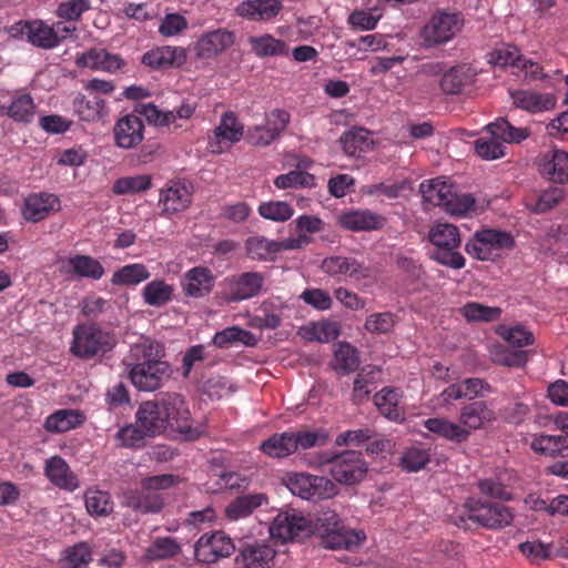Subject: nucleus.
I'll return each mask as SVG.
<instances>
[{
    "instance_id": "f257e3e1",
    "label": "nucleus",
    "mask_w": 568,
    "mask_h": 568,
    "mask_svg": "<svg viewBox=\"0 0 568 568\" xmlns=\"http://www.w3.org/2000/svg\"><path fill=\"white\" fill-rule=\"evenodd\" d=\"M270 534L284 542L316 534L325 548L347 550L361 546L366 539L363 530L347 529L331 509L322 511L314 523L295 509L281 511L274 518Z\"/></svg>"
},
{
    "instance_id": "f03ea898",
    "label": "nucleus",
    "mask_w": 568,
    "mask_h": 568,
    "mask_svg": "<svg viewBox=\"0 0 568 568\" xmlns=\"http://www.w3.org/2000/svg\"><path fill=\"white\" fill-rule=\"evenodd\" d=\"M130 357L134 362L128 363L129 376L138 389L153 392L161 387L164 379L169 378V365L158 359V345L152 341L144 338L134 344L131 347Z\"/></svg>"
},
{
    "instance_id": "7ed1b4c3",
    "label": "nucleus",
    "mask_w": 568,
    "mask_h": 568,
    "mask_svg": "<svg viewBox=\"0 0 568 568\" xmlns=\"http://www.w3.org/2000/svg\"><path fill=\"white\" fill-rule=\"evenodd\" d=\"M428 239L434 246L429 256L433 261L453 268L460 270L466 260L458 251L462 239L457 226L449 223H437L430 227Z\"/></svg>"
},
{
    "instance_id": "20e7f679",
    "label": "nucleus",
    "mask_w": 568,
    "mask_h": 568,
    "mask_svg": "<svg viewBox=\"0 0 568 568\" xmlns=\"http://www.w3.org/2000/svg\"><path fill=\"white\" fill-rule=\"evenodd\" d=\"M166 428L170 427L184 440H196L206 432L203 422L192 423L191 413L184 398L179 394H168L162 399Z\"/></svg>"
},
{
    "instance_id": "39448f33",
    "label": "nucleus",
    "mask_w": 568,
    "mask_h": 568,
    "mask_svg": "<svg viewBox=\"0 0 568 568\" xmlns=\"http://www.w3.org/2000/svg\"><path fill=\"white\" fill-rule=\"evenodd\" d=\"M464 18L456 12L436 11L420 30V39L426 49L452 41L463 29Z\"/></svg>"
},
{
    "instance_id": "423d86ee",
    "label": "nucleus",
    "mask_w": 568,
    "mask_h": 568,
    "mask_svg": "<svg viewBox=\"0 0 568 568\" xmlns=\"http://www.w3.org/2000/svg\"><path fill=\"white\" fill-rule=\"evenodd\" d=\"M114 338L95 324H80L73 329L71 353L82 359H89L110 351Z\"/></svg>"
},
{
    "instance_id": "0eeeda50",
    "label": "nucleus",
    "mask_w": 568,
    "mask_h": 568,
    "mask_svg": "<svg viewBox=\"0 0 568 568\" xmlns=\"http://www.w3.org/2000/svg\"><path fill=\"white\" fill-rule=\"evenodd\" d=\"M513 236L504 231L481 230L466 243L465 250L471 257L489 261L499 256L500 251L514 247Z\"/></svg>"
},
{
    "instance_id": "6e6552de",
    "label": "nucleus",
    "mask_w": 568,
    "mask_h": 568,
    "mask_svg": "<svg viewBox=\"0 0 568 568\" xmlns=\"http://www.w3.org/2000/svg\"><path fill=\"white\" fill-rule=\"evenodd\" d=\"M286 486L292 494L306 500L328 499L338 493L337 486L329 478L307 473L288 475Z\"/></svg>"
},
{
    "instance_id": "1a4fd4ad",
    "label": "nucleus",
    "mask_w": 568,
    "mask_h": 568,
    "mask_svg": "<svg viewBox=\"0 0 568 568\" xmlns=\"http://www.w3.org/2000/svg\"><path fill=\"white\" fill-rule=\"evenodd\" d=\"M468 519L488 529H501L514 520L513 510L501 504L470 498L465 503Z\"/></svg>"
},
{
    "instance_id": "9d476101",
    "label": "nucleus",
    "mask_w": 568,
    "mask_h": 568,
    "mask_svg": "<svg viewBox=\"0 0 568 568\" xmlns=\"http://www.w3.org/2000/svg\"><path fill=\"white\" fill-rule=\"evenodd\" d=\"M329 464V474L339 484L354 485L364 479L367 473V464L362 454L355 450H346L333 457H326L320 463Z\"/></svg>"
},
{
    "instance_id": "9b49d317",
    "label": "nucleus",
    "mask_w": 568,
    "mask_h": 568,
    "mask_svg": "<svg viewBox=\"0 0 568 568\" xmlns=\"http://www.w3.org/2000/svg\"><path fill=\"white\" fill-rule=\"evenodd\" d=\"M244 136V124L232 111L221 115L219 124L207 138V149L213 154H222L240 142Z\"/></svg>"
},
{
    "instance_id": "f8f14e48",
    "label": "nucleus",
    "mask_w": 568,
    "mask_h": 568,
    "mask_svg": "<svg viewBox=\"0 0 568 568\" xmlns=\"http://www.w3.org/2000/svg\"><path fill=\"white\" fill-rule=\"evenodd\" d=\"M265 284V275L260 272H244L230 275L223 281V298L229 302H241L258 296Z\"/></svg>"
},
{
    "instance_id": "ddd939ff",
    "label": "nucleus",
    "mask_w": 568,
    "mask_h": 568,
    "mask_svg": "<svg viewBox=\"0 0 568 568\" xmlns=\"http://www.w3.org/2000/svg\"><path fill=\"white\" fill-rule=\"evenodd\" d=\"M265 123L250 126L246 131V141L254 146L272 144L287 128L291 116L286 110L274 109L265 114Z\"/></svg>"
},
{
    "instance_id": "4468645a",
    "label": "nucleus",
    "mask_w": 568,
    "mask_h": 568,
    "mask_svg": "<svg viewBox=\"0 0 568 568\" xmlns=\"http://www.w3.org/2000/svg\"><path fill=\"white\" fill-rule=\"evenodd\" d=\"M192 186L181 180L169 181L159 194L158 205L161 214L171 217L179 212L185 211L192 203Z\"/></svg>"
},
{
    "instance_id": "2eb2a0df",
    "label": "nucleus",
    "mask_w": 568,
    "mask_h": 568,
    "mask_svg": "<svg viewBox=\"0 0 568 568\" xmlns=\"http://www.w3.org/2000/svg\"><path fill=\"white\" fill-rule=\"evenodd\" d=\"M234 550L232 539L222 531L204 534L195 544V557L204 564L216 562L221 558L231 556Z\"/></svg>"
},
{
    "instance_id": "dca6fc26",
    "label": "nucleus",
    "mask_w": 568,
    "mask_h": 568,
    "mask_svg": "<svg viewBox=\"0 0 568 568\" xmlns=\"http://www.w3.org/2000/svg\"><path fill=\"white\" fill-rule=\"evenodd\" d=\"M321 270L329 276H344L355 282L372 277L371 267L353 256H328L322 261Z\"/></svg>"
},
{
    "instance_id": "f3484780",
    "label": "nucleus",
    "mask_w": 568,
    "mask_h": 568,
    "mask_svg": "<svg viewBox=\"0 0 568 568\" xmlns=\"http://www.w3.org/2000/svg\"><path fill=\"white\" fill-rule=\"evenodd\" d=\"M495 419L496 414L486 402L477 400L464 405L458 415V424L464 430L465 442L474 432L485 428Z\"/></svg>"
},
{
    "instance_id": "a211bd4d",
    "label": "nucleus",
    "mask_w": 568,
    "mask_h": 568,
    "mask_svg": "<svg viewBox=\"0 0 568 568\" xmlns=\"http://www.w3.org/2000/svg\"><path fill=\"white\" fill-rule=\"evenodd\" d=\"M215 285L213 272L204 266H195L186 271L181 278V288L185 296L203 298L207 296Z\"/></svg>"
},
{
    "instance_id": "6ab92c4d",
    "label": "nucleus",
    "mask_w": 568,
    "mask_h": 568,
    "mask_svg": "<svg viewBox=\"0 0 568 568\" xmlns=\"http://www.w3.org/2000/svg\"><path fill=\"white\" fill-rule=\"evenodd\" d=\"M508 92L515 108L532 114L549 111L556 105V98L551 93L528 89L509 90Z\"/></svg>"
},
{
    "instance_id": "aec40b11",
    "label": "nucleus",
    "mask_w": 568,
    "mask_h": 568,
    "mask_svg": "<svg viewBox=\"0 0 568 568\" xmlns=\"http://www.w3.org/2000/svg\"><path fill=\"white\" fill-rule=\"evenodd\" d=\"M60 200L57 195L45 192L33 193L26 197L22 216L29 222H39L59 211Z\"/></svg>"
},
{
    "instance_id": "412c9836",
    "label": "nucleus",
    "mask_w": 568,
    "mask_h": 568,
    "mask_svg": "<svg viewBox=\"0 0 568 568\" xmlns=\"http://www.w3.org/2000/svg\"><path fill=\"white\" fill-rule=\"evenodd\" d=\"M144 124L135 114L119 119L113 128L115 144L121 149H132L143 140Z\"/></svg>"
},
{
    "instance_id": "4be33fe9",
    "label": "nucleus",
    "mask_w": 568,
    "mask_h": 568,
    "mask_svg": "<svg viewBox=\"0 0 568 568\" xmlns=\"http://www.w3.org/2000/svg\"><path fill=\"white\" fill-rule=\"evenodd\" d=\"M13 36L20 34L31 44L42 49L54 48L53 30L42 20L20 21L12 27Z\"/></svg>"
},
{
    "instance_id": "5701e85b",
    "label": "nucleus",
    "mask_w": 568,
    "mask_h": 568,
    "mask_svg": "<svg viewBox=\"0 0 568 568\" xmlns=\"http://www.w3.org/2000/svg\"><path fill=\"white\" fill-rule=\"evenodd\" d=\"M61 272L75 278L98 281L104 275L102 264L89 255L75 254L62 262Z\"/></svg>"
},
{
    "instance_id": "b1692460",
    "label": "nucleus",
    "mask_w": 568,
    "mask_h": 568,
    "mask_svg": "<svg viewBox=\"0 0 568 568\" xmlns=\"http://www.w3.org/2000/svg\"><path fill=\"white\" fill-rule=\"evenodd\" d=\"M123 60L118 54L110 53L105 49L92 48L75 59L79 68H88L94 71L115 72L123 65Z\"/></svg>"
},
{
    "instance_id": "393cba45",
    "label": "nucleus",
    "mask_w": 568,
    "mask_h": 568,
    "mask_svg": "<svg viewBox=\"0 0 568 568\" xmlns=\"http://www.w3.org/2000/svg\"><path fill=\"white\" fill-rule=\"evenodd\" d=\"M234 43V33L226 29H217L206 32L195 43V52L199 58L210 59L222 53Z\"/></svg>"
},
{
    "instance_id": "a878e982",
    "label": "nucleus",
    "mask_w": 568,
    "mask_h": 568,
    "mask_svg": "<svg viewBox=\"0 0 568 568\" xmlns=\"http://www.w3.org/2000/svg\"><path fill=\"white\" fill-rule=\"evenodd\" d=\"M282 8L280 0H246L235 8V12L247 20L270 21L281 12Z\"/></svg>"
},
{
    "instance_id": "bb28decb",
    "label": "nucleus",
    "mask_w": 568,
    "mask_h": 568,
    "mask_svg": "<svg viewBox=\"0 0 568 568\" xmlns=\"http://www.w3.org/2000/svg\"><path fill=\"white\" fill-rule=\"evenodd\" d=\"M164 413L161 400L144 402L136 413V424L144 434L152 436L161 434L166 429Z\"/></svg>"
},
{
    "instance_id": "cd10ccee",
    "label": "nucleus",
    "mask_w": 568,
    "mask_h": 568,
    "mask_svg": "<svg viewBox=\"0 0 568 568\" xmlns=\"http://www.w3.org/2000/svg\"><path fill=\"white\" fill-rule=\"evenodd\" d=\"M186 60V51L182 47L163 45L145 52L142 63L153 69L181 65Z\"/></svg>"
},
{
    "instance_id": "c85d7f7f",
    "label": "nucleus",
    "mask_w": 568,
    "mask_h": 568,
    "mask_svg": "<svg viewBox=\"0 0 568 568\" xmlns=\"http://www.w3.org/2000/svg\"><path fill=\"white\" fill-rule=\"evenodd\" d=\"M44 473L48 479L61 489L74 491L79 487L75 474L60 456L50 457L45 462Z\"/></svg>"
},
{
    "instance_id": "c756f323",
    "label": "nucleus",
    "mask_w": 568,
    "mask_h": 568,
    "mask_svg": "<svg viewBox=\"0 0 568 568\" xmlns=\"http://www.w3.org/2000/svg\"><path fill=\"white\" fill-rule=\"evenodd\" d=\"M540 174L555 183H568V153L554 149L547 152L539 166Z\"/></svg>"
},
{
    "instance_id": "7c9ffc66",
    "label": "nucleus",
    "mask_w": 568,
    "mask_h": 568,
    "mask_svg": "<svg viewBox=\"0 0 568 568\" xmlns=\"http://www.w3.org/2000/svg\"><path fill=\"white\" fill-rule=\"evenodd\" d=\"M383 219L368 210H353L338 216V224L349 231H373L383 226Z\"/></svg>"
},
{
    "instance_id": "2f4dec72",
    "label": "nucleus",
    "mask_w": 568,
    "mask_h": 568,
    "mask_svg": "<svg viewBox=\"0 0 568 568\" xmlns=\"http://www.w3.org/2000/svg\"><path fill=\"white\" fill-rule=\"evenodd\" d=\"M73 113L84 122H97L106 114L105 101L97 95L78 93L72 101Z\"/></svg>"
},
{
    "instance_id": "473e14b6",
    "label": "nucleus",
    "mask_w": 568,
    "mask_h": 568,
    "mask_svg": "<svg viewBox=\"0 0 568 568\" xmlns=\"http://www.w3.org/2000/svg\"><path fill=\"white\" fill-rule=\"evenodd\" d=\"M268 498L263 493L239 496L225 508V516L230 520H239L248 517L255 509L267 504Z\"/></svg>"
},
{
    "instance_id": "72a5a7b5",
    "label": "nucleus",
    "mask_w": 568,
    "mask_h": 568,
    "mask_svg": "<svg viewBox=\"0 0 568 568\" xmlns=\"http://www.w3.org/2000/svg\"><path fill=\"white\" fill-rule=\"evenodd\" d=\"M85 420L78 409H58L49 415L43 427L49 433H65L81 426Z\"/></svg>"
},
{
    "instance_id": "f704fd0d",
    "label": "nucleus",
    "mask_w": 568,
    "mask_h": 568,
    "mask_svg": "<svg viewBox=\"0 0 568 568\" xmlns=\"http://www.w3.org/2000/svg\"><path fill=\"white\" fill-rule=\"evenodd\" d=\"M339 334L338 323L328 320L311 322L298 329V335L307 342L329 343Z\"/></svg>"
},
{
    "instance_id": "c9c22d12",
    "label": "nucleus",
    "mask_w": 568,
    "mask_h": 568,
    "mask_svg": "<svg viewBox=\"0 0 568 568\" xmlns=\"http://www.w3.org/2000/svg\"><path fill=\"white\" fill-rule=\"evenodd\" d=\"M341 143L348 156H361L373 148L371 133L363 128H354L343 133Z\"/></svg>"
},
{
    "instance_id": "e433bc0d",
    "label": "nucleus",
    "mask_w": 568,
    "mask_h": 568,
    "mask_svg": "<svg viewBox=\"0 0 568 568\" xmlns=\"http://www.w3.org/2000/svg\"><path fill=\"white\" fill-rule=\"evenodd\" d=\"M485 130L504 145L506 143H520L529 136L528 129L514 126L503 118L487 124Z\"/></svg>"
},
{
    "instance_id": "4c0bfd02",
    "label": "nucleus",
    "mask_w": 568,
    "mask_h": 568,
    "mask_svg": "<svg viewBox=\"0 0 568 568\" xmlns=\"http://www.w3.org/2000/svg\"><path fill=\"white\" fill-rule=\"evenodd\" d=\"M252 51L260 58L286 55L288 45L285 41L265 33L248 39Z\"/></svg>"
},
{
    "instance_id": "58836bf2",
    "label": "nucleus",
    "mask_w": 568,
    "mask_h": 568,
    "mask_svg": "<svg viewBox=\"0 0 568 568\" xmlns=\"http://www.w3.org/2000/svg\"><path fill=\"white\" fill-rule=\"evenodd\" d=\"M374 403L381 414L390 420H402L404 418L403 409L399 406L400 394L395 388H383L374 396Z\"/></svg>"
},
{
    "instance_id": "ea45409f",
    "label": "nucleus",
    "mask_w": 568,
    "mask_h": 568,
    "mask_svg": "<svg viewBox=\"0 0 568 568\" xmlns=\"http://www.w3.org/2000/svg\"><path fill=\"white\" fill-rule=\"evenodd\" d=\"M419 191L425 201L444 207L446 202L452 199L455 187L442 179H434L423 182L419 186Z\"/></svg>"
},
{
    "instance_id": "a19ab883",
    "label": "nucleus",
    "mask_w": 568,
    "mask_h": 568,
    "mask_svg": "<svg viewBox=\"0 0 568 568\" xmlns=\"http://www.w3.org/2000/svg\"><path fill=\"white\" fill-rule=\"evenodd\" d=\"M174 286L163 280L149 282L142 290V297L146 305L162 307L173 300Z\"/></svg>"
},
{
    "instance_id": "79ce46f5",
    "label": "nucleus",
    "mask_w": 568,
    "mask_h": 568,
    "mask_svg": "<svg viewBox=\"0 0 568 568\" xmlns=\"http://www.w3.org/2000/svg\"><path fill=\"white\" fill-rule=\"evenodd\" d=\"M381 371L376 367H363L354 381L353 400L357 404L366 400L376 389Z\"/></svg>"
},
{
    "instance_id": "37998d69",
    "label": "nucleus",
    "mask_w": 568,
    "mask_h": 568,
    "mask_svg": "<svg viewBox=\"0 0 568 568\" xmlns=\"http://www.w3.org/2000/svg\"><path fill=\"white\" fill-rule=\"evenodd\" d=\"M424 426L430 433L453 443H464V430L458 423L447 418L435 417L424 422Z\"/></svg>"
},
{
    "instance_id": "c03bdc74",
    "label": "nucleus",
    "mask_w": 568,
    "mask_h": 568,
    "mask_svg": "<svg viewBox=\"0 0 568 568\" xmlns=\"http://www.w3.org/2000/svg\"><path fill=\"white\" fill-rule=\"evenodd\" d=\"M383 14L384 8L377 3L367 10H354L348 16L347 23L355 30L371 31L377 27L379 20L383 18Z\"/></svg>"
},
{
    "instance_id": "a18cd8bd",
    "label": "nucleus",
    "mask_w": 568,
    "mask_h": 568,
    "mask_svg": "<svg viewBox=\"0 0 568 568\" xmlns=\"http://www.w3.org/2000/svg\"><path fill=\"white\" fill-rule=\"evenodd\" d=\"M151 276L148 267L142 263L124 265L115 271L111 277L113 285L135 286Z\"/></svg>"
},
{
    "instance_id": "49530a36",
    "label": "nucleus",
    "mask_w": 568,
    "mask_h": 568,
    "mask_svg": "<svg viewBox=\"0 0 568 568\" xmlns=\"http://www.w3.org/2000/svg\"><path fill=\"white\" fill-rule=\"evenodd\" d=\"M135 111L144 116L151 125L171 130L181 129L170 110L162 111L153 103H141L135 108Z\"/></svg>"
},
{
    "instance_id": "de8ad7c7",
    "label": "nucleus",
    "mask_w": 568,
    "mask_h": 568,
    "mask_svg": "<svg viewBox=\"0 0 568 568\" xmlns=\"http://www.w3.org/2000/svg\"><path fill=\"white\" fill-rule=\"evenodd\" d=\"M277 243L262 235H254L245 241V251L250 258L256 261H270L277 254Z\"/></svg>"
},
{
    "instance_id": "09e8293b",
    "label": "nucleus",
    "mask_w": 568,
    "mask_h": 568,
    "mask_svg": "<svg viewBox=\"0 0 568 568\" xmlns=\"http://www.w3.org/2000/svg\"><path fill=\"white\" fill-rule=\"evenodd\" d=\"M470 80L468 69L460 65L453 67L443 73L439 87L445 94H459Z\"/></svg>"
},
{
    "instance_id": "8fccbe9b",
    "label": "nucleus",
    "mask_w": 568,
    "mask_h": 568,
    "mask_svg": "<svg viewBox=\"0 0 568 568\" xmlns=\"http://www.w3.org/2000/svg\"><path fill=\"white\" fill-rule=\"evenodd\" d=\"M236 343H242L246 346H254L256 344L255 336L239 326L226 327L217 332L213 337V344L217 347L225 348Z\"/></svg>"
},
{
    "instance_id": "3c124183",
    "label": "nucleus",
    "mask_w": 568,
    "mask_h": 568,
    "mask_svg": "<svg viewBox=\"0 0 568 568\" xmlns=\"http://www.w3.org/2000/svg\"><path fill=\"white\" fill-rule=\"evenodd\" d=\"M294 444L291 432L274 434L261 444V450L273 458H283L294 452Z\"/></svg>"
},
{
    "instance_id": "603ef678",
    "label": "nucleus",
    "mask_w": 568,
    "mask_h": 568,
    "mask_svg": "<svg viewBox=\"0 0 568 568\" xmlns=\"http://www.w3.org/2000/svg\"><path fill=\"white\" fill-rule=\"evenodd\" d=\"M459 314L467 322H495L500 318L501 308L487 306L477 302H468L459 308Z\"/></svg>"
},
{
    "instance_id": "864d4df0",
    "label": "nucleus",
    "mask_w": 568,
    "mask_h": 568,
    "mask_svg": "<svg viewBox=\"0 0 568 568\" xmlns=\"http://www.w3.org/2000/svg\"><path fill=\"white\" fill-rule=\"evenodd\" d=\"M531 448L541 455L556 457L568 456V446L565 438L555 435H540L535 437L531 442Z\"/></svg>"
},
{
    "instance_id": "5fc2aeb1",
    "label": "nucleus",
    "mask_w": 568,
    "mask_h": 568,
    "mask_svg": "<svg viewBox=\"0 0 568 568\" xmlns=\"http://www.w3.org/2000/svg\"><path fill=\"white\" fill-rule=\"evenodd\" d=\"M273 183L278 190L312 189L316 186V179L308 172L292 170L285 174L276 176Z\"/></svg>"
},
{
    "instance_id": "6e6d98bb",
    "label": "nucleus",
    "mask_w": 568,
    "mask_h": 568,
    "mask_svg": "<svg viewBox=\"0 0 568 568\" xmlns=\"http://www.w3.org/2000/svg\"><path fill=\"white\" fill-rule=\"evenodd\" d=\"M92 560L88 544L79 542L64 549L60 559L61 568H85Z\"/></svg>"
},
{
    "instance_id": "4d7b16f0",
    "label": "nucleus",
    "mask_w": 568,
    "mask_h": 568,
    "mask_svg": "<svg viewBox=\"0 0 568 568\" xmlns=\"http://www.w3.org/2000/svg\"><path fill=\"white\" fill-rule=\"evenodd\" d=\"M291 434L294 444V452L298 448L308 449L316 446H323L329 439V434L324 428L291 432Z\"/></svg>"
},
{
    "instance_id": "13d9d810",
    "label": "nucleus",
    "mask_w": 568,
    "mask_h": 568,
    "mask_svg": "<svg viewBox=\"0 0 568 568\" xmlns=\"http://www.w3.org/2000/svg\"><path fill=\"white\" fill-rule=\"evenodd\" d=\"M151 185V176L140 174L118 179L112 186V191L116 195L134 194L148 191Z\"/></svg>"
},
{
    "instance_id": "bf43d9fd",
    "label": "nucleus",
    "mask_w": 568,
    "mask_h": 568,
    "mask_svg": "<svg viewBox=\"0 0 568 568\" xmlns=\"http://www.w3.org/2000/svg\"><path fill=\"white\" fill-rule=\"evenodd\" d=\"M258 214L273 222H286L294 215L293 206L285 201L262 202L257 207Z\"/></svg>"
},
{
    "instance_id": "052dcab7",
    "label": "nucleus",
    "mask_w": 568,
    "mask_h": 568,
    "mask_svg": "<svg viewBox=\"0 0 568 568\" xmlns=\"http://www.w3.org/2000/svg\"><path fill=\"white\" fill-rule=\"evenodd\" d=\"M126 504L141 513H156L163 506V499L152 490L132 493L126 497Z\"/></svg>"
},
{
    "instance_id": "680f3d73",
    "label": "nucleus",
    "mask_w": 568,
    "mask_h": 568,
    "mask_svg": "<svg viewBox=\"0 0 568 568\" xmlns=\"http://www.w3.org/2000/svg\"><path fill=\"white\" fill-rule=\"evenodd\" d=\"M180 551V545L171 537L156 538L144 551L149 561L168 559Z\"/></svg>"
},
{
    "instance_id": "e2e57ef3",
    "label": "nucleus",
    "mask_w": 568,
    "mask_h": 568,
    "mask_svg": "<svg viewBox=\"0 0 568 568\" xmlns=\"http://www.w3.org/2000/svg\"><path fill=\"white\" fill-rule=\"evenodd\" d=\"M496 333L508 344L515 347H524L534 344V334L521 325H498Z\"/></svg>"
},
{
    "instance_id": "0e129e2a",
    "label": "nucleus",
    "mask_w": 568,
    "mask_h": 568,
    "mask_svg": "<svg viewBox=\"0 0 568 568\" xmlns=\"http://www.w3.org/2000/svg\"><path fill=\"white\" fill-rule=\"evenodd\" d=\"M430 460L429 450L423 447H409L399 458V466L408 471L416 473L423 469Z\"/></svg>"
},
{
    "instance_id": "69168bd1",
    "label": "nucleus",
    "mask_w": 568,
    "mask_h": 568,
    "mask_svg": "<svg viewBox=\"0 0 568 568\" xmlns=\"http://www.w3.org/2000/svg\"><path fill=\"white\" fill-rule=\"evenodd\" d=\"M7 114L17 122H31L34 116V103L30 94L16 97L8 106Z\"/></svg>"
},
{
    "instance_id": "338daca9",
    "label": "nucleus",
    "mask_w": 568,
    "mask_h": 568,
    "mask_svg": "<svg viewBox=\"0 0 568 568\" xmlns=\"http://www.w3.org/2000/svg\"><path fill=\"white\" fill-rule=\"evenodd\" d=\"M84 498L87 510L92 516H106L113 509L110 496L105 491L89 489Z\"/></svg>"
},
{
    "instance_id": "774afa93",
    "label": "nucleus",
    "mask_w": 568,
    "mask_h": 568,
    "mask_svg": "<svg viewBox=\"0 0 568 568\" xmlns=\"http://www.w3.org/2000/svg\"><path fill=\"white\" fill-rule=\"evenodd\" d=\"M336 371L344 373L353 372L359 364L357 349L348 343H339L334 352Z\"/></svg>"
}]
</instances>
